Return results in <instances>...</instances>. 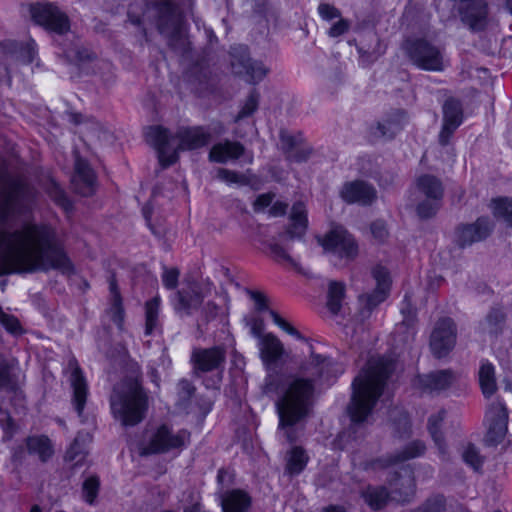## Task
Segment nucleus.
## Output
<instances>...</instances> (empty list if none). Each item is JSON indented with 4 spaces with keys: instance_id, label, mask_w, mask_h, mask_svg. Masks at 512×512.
Here are the masks:
<instances>
[{
    "instance_id": "obj_1",
    "label": "nucleus",
    "mask_w": 512,
    "mask_h": 512,
    "mask_svg": "<svg viewBox=\"0 0 512 512\" xmlns=\"http://www.w3.org/2000/svg\"><path fill=\"white\" fill-rule=\"evenodd\" d=\"M259 359L265 371L262 390L275 396L279 415L278 434L289 443L298 439L297 424L311 408L317 379L330 370V361L319 355L311 357L309 366H303L299 374H285L278 369L286 354L281 340L273 333H266L256 341Z\"/></svg>"
},
{
    "instance_id": "obj_2",
    "label": "nucleus",
    "mask_w": 512,
    "mask_h": 512,
    "mask_svg": "<svg viewBox=\"0 0 512 512\" xmlns=\"http://www.w3.org/2000/svg\"><path fill=\"white\" fill-rule=\"evenodd\" d=\"M391 358L370 359L365 369L352 383V398L348 413L353 423L364 422L381 395L385 381L395 370Z\"/></svg>"
},
{
    "instance_id": "obj_3",
    "label": "nucleus",
    "mask_w": 512,
    "mask_h": 512,
    "mask_svg": "<svg viewBox=\"0 0 512 512\" xmlns=\"http://www.w3.org/2000/svg\"><path fill=\"white\" fill-rule=\"evenodd\" d=\"M146 141L156 149L162 168L174 164L178 150H192L208 144L213 135L203 127H182L175 136L161 126H151L145 131Z\"/></svg>"
},
{
    "instance_id": "obj_4",
    "label": "nucleus",
    "mask_w": 512,
    "mask_h": 512,
    "mask_svg": "<svg viewBox=\"0 0 512 512\" xmlns=\"http://www.w3.org/2000/svg\"><path fill=\"white\" fill-rule=\"evenodd\" d=\"M110 406L122 425L135 426L145 417L148 396L137 379L125 378L114 386Z\"/></svg>"
},
{
    "instance_id": "obj_5",
    "label": "nucleus",
    "mask_w": 512,
    "mask_h": 512,
    "mask_svg": "<svg viewBox=\"0 0 512 512\" xmlns=\"http://www.w3.org/2000/svg\"><path fill=\"white\" fill-rule=\"evenodd\" d=\"M396 477L390 481L392 489L388 494L384 487H369L364 493L365 502L374 510L382 508L388 501L407 503L415 495V481L412 470L408 466H400V471H395Z\"/></svg>"
},
{
    "instance_id": "obj_6",
    "label": "nucleus",
    "mask_w": 512,
    "mask_h": 512,
    "mask_svg": "<svg viewBox=\"0 0 512 512\" xmlns=\"http://www.w3.org/2000/svg\"><path fill=\"white\" fill-rule=\"evenodd\" d=\"M226 66L233 77L253 86L260 84L270 73L268 63L252 57L245 45L230 48L226 56Z\"/></svg>"
},
{
    "instance_id": "obj_7",
    "label": "nucleus",
    "mask_w": 512,
    "mask_h": 512,
    "mask_svg": "<svg viewBox=\"0 0 512 512\" xmlns=\"http://www.w3.org/2000/svg\"><path fill=\"white\" fill-rule=\"evenodd\" d=\"M317 241L335 265L352 261L358 253L353 236L339 225L333 226L325 235L318 236Z\"/></svg>"
},
{
    "instance_id": "obj_8",
    "label": "nucleus",
    "mask_w": 512,
    "mask_h": 512,
    "mask_svg": "<svg viewBox=\"0 0 512 512\" xmlns=\"http://www.w3.org/2000/svg\"><path fill=\"white\" fill-rule=\"evenodd\" d=\"M189 438L190 433L187 430L174 433L168 426L161 425L150 434L148 441L141 446L140 454H162L181 450L186 446Z\"/></svg>"
},
{
    "instance_id": "obj_9",
    "label": "nucleus",
    "mask_w": 512,
    "mask_h": 512,
    "mask_svg": "<svg viewBox=\"0 0 512 512\" xmlns=\"http://www.w3.org/2000/svg\"><path fill=\"white\" fill-rule=\"evenodd\" d=\"M415 193L420 202L417 213L421 218H429L438 210L443 196V187L439 179L432 175L420 176L416 181Z\"/></svg>"
},
{
    "instance_id": "obj_10",
    "label": "nucleus",
    "mask_w": 512,
    "mask_h": 512,
    "mask_svg": "<svg viewBox=\"0 0 512 512\" xmlns=\"http://www.w3.org/2000/svg\"><path fill=\"white\" fill-rule=\"evenodd\" d=\"M160 34L165 36L170 46L182 36L181 16L170 1H160L153 5Z\"/></svg>"
},
{
    "instance_id": "obj_11",
    "label": "nucleus",
    "mask_w": 512,
    "mask_h": 512,
    "mask_svg": "<svg viewBox=\"0 0 512 512\" xmlns=\"http://www.w3.org/2000/svg\"><path fill=\"white\" fill-rule=\"evenodd\" d=\"M406 50L412 63L420 69L442 71L445 67L441 51L425 40L407 43Z\"/></svg>"
},
{
    "instance_id": "obj_12",
    "label": "nucleus",
    "mask_w": 512,
    "mask_h": 512,
    "mask_svg": "<svg viewBox=\"0 0 512 512\" xmlns=\"http://www.w3.org/2000/svg\"><path fill=\"white\" fill-rule=\"evenodd\" d=\"M30 11L34 22L47 30L63 34L70 28L68 17L51 3H37L31 6Z\"/></svg>"
},
{
    "instance_id": "obj_13",
    "label": "nucleus",
    "mask_w": 512,
    "mask_h": 512,
    "mask_svg": "<svg viewBox=\"0 0 512 512\" xmlns=\"http://www.w3.org/2000/svg\"><path fill=\"white\" fill-rule=\"evenodd\" d=\"M456 343V327L451 319L440 320L434 328L430 347L432 353L437 358L447 356L454 348Z\"/></svg>"
},
{
    "instance_id": "obj_14",
    "label": "nucleus",
    "mask_w": 512,
    "mask_h": 512,
    "mask_svg": "<svg viewBox=\"0 0 512 512\" xmlns=\"http://www.w3.org/2000/svg\"><path fill=\"white\" fill-rule=\"evenodd\" d=\"M488 424L487 441L491 444L503 439L507 432L508 412L503 401L492 402L485 415Z\"/></svg>"
},
{
    "instance_id": "obj_15",
    "label": "nucleus",
    "mask_w": 512,
    "mask_h": 512,
    "mask_svg": "<svg viewBox=\"0 0 512 512\" xmlns=\"http://www.w3.org/2000/svg\"><path fill=\"white\" fill-rule=\"evenodd\" d=\"M205 296L199 284L187 282L185 286L173 295L172 302L174 309L181 316L191 315L198 309Z\"/></svg>"
},
{
    "instance_id": "obj_16",
    "label": "nucleus",
    "mask_w": 512,
    "mask_h": 512,
    "mask_svg": "<svg viewBox=\"0 0 512 512\" xmlns=\"http://www.w3.org/2000/svg\"><path fill=\"white\" fill-rule=\"evenodd\" d=\"M372 275L376 282V287L372 292L359 297L361 305H363L367 311H371L374 307L387 299L392 283L390 274L385 267L376 266L372 271Z\"/></svg>"
},
{
    "instance_id": "obj_17",
    "label": "nucleus",
    "mask_w": 512,
    "mask_h": 512,
    "mask_svg": "<svg viewBox=\"0 0 512 512\" xmlns=\"http://www.w3.org/2000/svg\"><path fill=\"white\" fill-rule=\"evenodd\" d=\"M260 98V92L253 88L239 102L238 111L233 116V122L238 126H243L244 129L236 132L239 137H244L248 132L255 131V123L251 118L259 108Z\"/></svg>"
},
{
    "instance_id": "obj_18",
    "label": "nucleus",
    "mask_w": 512,
    "mask_h": 512,
    "mask_svg": "<svg viewBox=\"0 0 512 512\" xmlns=\"http://www.w3.org/2000/svg\"><path fill=\"white\" fill-rule=\"evenodd\" d=\"M69 368L71 370L69 381L72 388V404L78 417L84 422L83 411L89 394L88 384L76 360L69 361Z\"/></svg>"
},
{
    "instance_id": "obj_19",
    "label": "nucleus",
    "mask_w": 512,
    "mask_h": 512,
    "mask_svg": "<svg viewBox=\"0 0 512 512\" xmlns=\"http://www.w3.org/2000/svg\"><path fill=\"white\" fill-rule=\"evenodd\" d=\"M72 186L76 193L82 196H91L96 190V177L87 161L77 157L75 160V172L72 177Z\"/></svg>"
},
{
    "instance_id": "obj_20",
    "label": "nucleus",
    "mask_w": 512,
    "mask_h": 512,
    "mask_svg": "<svg viewBox=\"0 0 512 512\" xmlns=\"http://www.w3.org/2000/svg\"><path fill=\"white\" fill-rule=\"evenodd\" d=\"M250 299L253 301L255 309L258 312L268 311L272 321L276 326H278L283 332L287 333L294 339L298 341H306V337L301 334L299 330H297L289 321L281 317L274 310L268 309V300L267 297L259 291H248Z\"/></svg>"
},
{
    "instance_id": "obj_21",
    "label": "nucleus",
    "mask_w": 512,
    "mask_h": 512,
    "mask_svg": "<svg viewBox=\"0 0 512 512\" xmlns=\"http://www.w3.org/2000/svg\"><path fill=\"white\" fill-rule=\"evenodd\" d=\"M491 230L489 219L482 217L473 224L459 227L455 233V241L460 247H465L485 239Z\"/></svg>"
},
{
    "instance_id": "obj_22",
    "label": "nucleus",
    "mask_w": 512,
    "mask_h": 512,
    "mask_svg": "<svg viewBox=\"0 0 512 512\" xmlns=\"http://www.w3.org/2000/svg\"><path fill=\"white\" fill-rule=\"evenodd\" d=\"M444 121L439 140L442 145H446L450 136L461 125L463 113L461 104L458 100L448 99L443 106Z\"/></svg>"
},
{
    "instance_id": "obj_23",
    "label": "nucleus",
    "mask_w": 512,
    "mask_h": 512,
    "mask_svg": "<svg viewBox=\"0 0 512 512\" xmlns=\"http://www.w3.org/2000/svg\"><path fill=\"white\" fill-rule=\"evenodd\" d=\"M340 196L347 203L370 204L376 197V191L363 181H351L343 185Z\"/></svg>"
},
{
    "instance_id": "obj_24",
    "label": "nucleus",
    "mask_w": 512,
    "mask_h": 512,
    "mask_svg": "<svg viewBox=\"0 0 512 512\" xmlns=\"http://www.w3.org/2000/svg\"><path fill=\"white\" fill-rule=\"evenodd\" d=\"M406 123L407 116L405 112L396 110L379 122L377 126L372 129V134L376 138L389 139L400 132Z\"/></svg>"
},
{
    "instance_id": "obj_25",
    "label": "nucleus",
    "mask_w": 512,
    "mask_h": 512,
    "mask_svg": "<svg viewBox=\"0 0 512 512\" xmlns=\"http://www.w3.org/2000/svg\"><path fill=\"white\" fill-rule=\"evenodd\" d=\"M289 227L284 235H281V239L284 237L298 238L302 237L308 227L307 210L306 206L302 202H296L291 209L289 216Z\"/></svg>"
},
{
    "instance_id": "obj_26",
    "label": "nucleus",
    "mask_w": 512,
    "mask_h": 512,
    "mask_svg": "<svg viewBox=\"0 0 512 512\" xmlns=\"http://www.w3.org/2000/svg\"><path fill=\"white\" fill-rule=\"evenodd\" d=\"M223 357L224 353L220 347L195 349L192 353V361L195 368L204 372L217 368Z\"/></svg>"
},
{
    "instance_id": "obj_27",
    "label": "nucleus",
    "mask_w": 512,
    "mask_h": 512,
    "mask_svg": "<svg viewBox=\"0 0 512 512\" xmlns=\"http://www.w3.org/2000/svg\"><path fill=\"white\" fill-rule=\"evenodd\" d=\"M425 451V445L421 441L410 443L406 449L398 456L388 459H379L370 464L371 469H390L399 466L402 462L418 457Z\"/></svg>"
},
{
    "instance_id": "obj_28",
    "label": "nucleus",
    "mask_w": 512,
    "mask_h": 512,
    "mask_svg": "<svg viewBox=\"0 0 512 512\" xmlns=\"http://www.w3.org/2000/svg\"><path fill=\"white\" fill-rule=\"evenodd\" d=\"M280 146L290 161L301 162L308 157L309 151L302 145L300 135H293L288 131H281Z\"/></svg>"
},
{
    "instance_id": "obj_29",
    "label": "nucleus",
    "mask_w": 512,
    "mask_h": 512,
    "mask_svg": "<svg viewBox=\"0 0 512 512\" xmlns=\"http://www.w3.org/2000/svg\"><path fill=\"white\" fill-rule=\"evenodd\" d=\"M452 380L453 375L449 371H438L419 376L417 385L424 391L434 392L447 388Z\"/></svg>"
},
{
    "instance_id": "obj_30",
    "label": "nucleus",
    "mask_w": 512,
    "mask_h": 512,
    "mask_svg": "<svg viewBox=\"0 0 512 512\" xmlns=\"http://www.w3.org/2000/svg\"><path fill=\"white\" fill-rule=\"evenodd\" d=\"M478 378L483 395L486 398L491 397L497 389L495 368L493 364L487 360L481 361Z\"/></svg>"
},
{
    "instance_id": "obj_31",
    "label": "nucleus",
    "mask_w": 512,
    "mask_h": 512,
    "mask_svg": "<svg viewBox=\"0 0 512 512\" xmlns=\"http://www.w3.org/2000/svg\"><path fill=\"white\" fill-rule=\"evenodd\" d=\"M161 299L155 296L145 304V334L151 335L161 329L159 318Z\"/></svg>"
},
{
    "instance_id": "obj_32",
    "label": "nucleus",
    "mask_w": 512,
    "mask_h": 512,
    "mask_svg": "<svg viewBox=\"0 0 512 512\" xmlns=\"http://www.w3.org/2000/svg\"><path fill=\"white\" fill-rule=\"evenodd\" d=\"M28 452L37 455L42 462L47 461L53 455V446L46 436H32L26 440Z\"/></svg>"
},
{
    "instance_id": "obj_33",
    "label": "nucleus",
    "mask_w": 512,
    "mask_h": 512,
    "mask_svg": "<svg viewBox=\"0 0 512 512\" xmlns=\"http://www.w3.org/2000/svg\"><path fill=\"white\" fill-rule=\"evenodd\" d=\"M274 195L271 193L259 195L254 202L255 212H264L267 208L269 216L278 217L285 214L287 204L282 201H276L272 205Z\"/></svg>"
},
{
    "instance_id": "obj_34",
    "label": "nucleus",
    "mask_w": 512,
    "mask_h": 512,
    "mask_svg": "<svg viewBox=\"0 0 512 512\" xmlns=\"http://www.w3.org/2000/svg\"><path fill=\"white\" fill-rule=\"evenodd\" d=\"M91 440L88 433L79 432L66 451L65 459L75 461L76 465L82 463L86 453V444Z\"/></svg>"
},
{
    "instance_id": "obj_35",
    "label": "nucleus",
    "mask_w": 512,
    "mask_h": 512,
    "mask_svg": "<svg viewBox=\"0 0 512 512\" xmlns=\"http://www.w3.org/2000/svg\"><path fill=\"white\" fill-rule=\"evenodd\" d=\"M308 463V456L301 447H293L286 456V472L290 475L300 474Z\"/></svg>"
},
{
    "instance_id": "obj_36",
    "label": "nucleus",
    "mask_w": 512,
    "mask_h": 512,
    "mask_svg": "<svg viewBox=\"0 0 512 512\" xmlns=\"http://www.w3.org/2000/svg\"><path fill=\"white\" fill-rule=\"evenodd\" d=\"M250 504V497L242 490L226 493V512H247Z\"/></svg>"
},
{
    "instance_id": "obj_37",
    "label": "nucleus",
    "mask_w": 512,
    "mask_h": 512,
    "mask_svg": "<svg viewBox=\"0 0 512 512\" xmlns=\"http://www.w3.org/2000/svg\"><path fill=\"white\" fill-rule=\"evenodd\" d=\"M490 208L494 217L502 220L507 226L512 227V199L500 197L493 199Z\"/></svg>"
},
{
    "instance_id": "obj_38",
    "label": "nucleus",
    "mask_w": 512,
    "mask_h": 512,
    "mask_svg": "<svg viewBox=\"0 0 512 512\" xmlns=\"http://www.w3.org/2000/svg\"><path fill=\"white\" fill-rule=\"evenodd\" d=\"M225 151L226 161L228 159H235L242 164H251L253 162V153L251 151L245 150L240 143L226 141Z\"/></svg>"
},
{
    "instance_id": "obj_39",
    "label": "nucleus",
    "mask_w": 512,
    "mask_h": 512,
    "mask_svg": "<svg viewBox=\"0 0 512 512\" xmlns=\"http://www.w3.org/2000/svg\"><path fill=\"white\" fill-rule=\"evenodd\" d=\"M343 283L332 281L328 289L327 306L332 313H337L341 308V303L344 297Z\"/></svg>"
},
{
    "instance_id": "obj_40",
    "label": "nucleus",
    "mask_w": 512,
    "mask_h": 512,
    "mask_svg": "<svg viewBox=\"0 0 512 512\" xmlns=\"http://www.w3.org/2000/svg\"><path fill=\"white\" fill-rule=\"evenodd\" d=\"M445 414V410H439L436 414L431 415L428 420V430L441 451H443V439L439 431V425L443 421Z\"/></svg>"
},
{
    "instance_id": "obj_41",
    "label": "nucleus",
    "mask_w": 512,
    "mask_h": 512,
    "mask_svg": "<svg viewBox=\"0 0 512 512\" xmlns=\"http://www.w3.org/2000/svg\"><path fill=\"white\" fill-rule=\"evenodd\" d=\"M47 193L55 203L61 206L65 211H69L72 208V204L65 192L54 180L49 182L47 186Z\"/></svg>"
},
{
    "instance_id": "obj_42",
    "label": "nucleus",
    "mask_w": 512,
    "mask_h": 512,
    "mask_svg": "<svg viewBox=\"0 0 512 512\" xmlns=\"http://www.w3.org/2000/svg\"><path fill=\"white\" fill-rule=\"evenodd\" d=\"M226 184L249 185L254 189L258 188V180L250 172L239 174L226 169Z\"/></svg>"
},
{
    "instance_id": "obj_43",
    "label": "nucleus",
    "mask_w": 512,
    "mask_h": 512,
    "mask_svg": "<svg viewBox=\"0 0 512 512\" xmlns=\"http://www.w3.org/2000/svg\"><path fill=\"white\" fill-rule=\"evenodd\" d=\"M504 320V315L501 310H493L482 323V329L491 335L497 334L501 328Z\"/></svg>"
},
{
    "instance_id": "obj_44",
    "label": "nucleus",
    "mask_w": 512,
    "mask_h": 512,
    "mask_svg": "<svg viewBox=\"0 0 512 512\" xmlns=\"http://www.w3.org/2000/svg\"><path fill=\"white\" fill-rule=\"evenodd\" d=\"M269 254L279 262H292L289 255L288 244H281L278 240H272L267 244Z\"/></svg>"
},
{
    "instance_id": "obj_45",
    "label": "nucleus",
    "mask_w": 512,
    "mask_h": 512,
    "mask_svg": "<svg viewBox=\"0 0 512 512\" xmlns=\"http://www.w3.org/2000/svg\"><path fill=\"white\" fill-rule=\"evenodd\" d=\"M0 324L5 328V330L14 335H21L24 330L20 324V321L17 317L11 314L5 313L0 307Z\"/></svg>"
},
{
    "instance_id": "obj_46",
    "label": "nucleus",
    "mask_w": 512,
    "mask_h": 512,
    "mask_svg": "<svg viewBox=\"0 0 512 512\" xmlns=\"http://www.w3.org/2000/svg\"><path fill=\"white\" fill-rule=\"evenodd\" d=\"M245 325L249 330V334L256 341H258L261 337L265 336L267 332H265V325L261 318L256 315H249L245 317Z\"/></svg>"
},
{
    "instance_id": "obj_47",
    "label": "nucleus",
    "mask_w": 512,
    "mask_h": 512,
    "mask_svg": "<svg viewBox=\"0 0 512 512\" xmlns=\"http://www.w3.org/2000/svg\"><path fill=\"white\" fill-rule=\"evenodd\" d=\"M111 320L122 329L124 321V309L122 306V300L120 293H115V300H112L111 307L108 311Z\"/></svg>"
},
{
    "instance_id": "obj_48",
    "label": "nucleus",
    "mask_w": 512,
    "mask_h": 512,
    "mask_svg": "<svg viewBox=\"0 0 512 512\" xmlns=\"http://www.w3.org/2000/svg\"><path fill=\"white\" fill-rule=\"evenodd\" d=\"M232 363V375L236 378L238 385H244L246 383V378L244 376V368L246 365L245 359L242 355L234 353L231 359Z\"/></svg>"
},
{
    "instance_id": "obj_49",
    "label": "nucleus",
    "mask_w": 512,
    "mask_h": 512,
    "mask_svg": "<svg viewBox=\"0 0 512 512\" xmlns=\"http://www.w3.org/2000/svg\"><path fill=\"white\" fill-rule=\"evenodd\" d=\"M462 456L465 463H467L474 469H478L481 466L482 458L476 447L473 446L472 444H468L467 446H465Z\"/></svg>"
},
{
    "instance_id": "obj_50",
    "label": "nucleus",
    "mask_w": 512,
    "mask_h": 512,
    "mask_svg": "<svg viewBox=\"0 0 512 512\" xmlns=\"http://www.w3.org/2000/svg\"><path fill=\"white\" fill-rule=\"evenodd\" d=\"M445 508V499L441 495H435L429 498L419 509L418 512H443Z\"/></svg>"
},
{
    "instance_id": "obj_51",
    "label": "nucleus",
    "mask_w": 512,
    "mask_h": 512,
    "mask_svg": "<svg viewBox=\"0 0 512 512\" xmlns=\"http://www.w3.org/2000/svg\"><path fill=\"white\" fill-rule=\"evenodd\" d=\"M99 480L96 477H89L83 483V495L86 502L92 504L98 494Z\"/></svg>"
},
{
    "instance_id": "obj_52",
    "label": "nucleus",
    "mask_w": 512,
    "mask_h": 512,
    "mask_svg": "<svg viewBox=\"0 0 512 512\" xmlns=\"http://www.w3.org/2000/svg\"><path fill=\"white\" fill-rule=\"evenodd\" d=\"M179 270L176 268H165L162 273V282L165 288L172 290L178 285Z\"/></svg>"
},
{
    "instance_id": "obj_53",
    "label": "nucleus",
    "mask_w": 512,
    "mask_h": 512,
    "mask_svg": "<svg viewBox=\"0 0 512 512\" xmlns=\"http://www.w3.org/2000/svg\"><path fill=\"white\" fill-rule=\"evenodd\" d=\"M37 50L34 40L28 41L25 46L21 48L20 56L25 63H32L36 58Z\"/></svg>"
},
{
    "instance_id": "obj_54",
    "label": "nucleus",
    "mask_w": 512,
    "mask_h": 512,
    "mask_svg": "<svg viewBox=\"0 0 512 512\" xmlns=\"http://www.w3.org/2000/svg\"><path fill=\"white\" fill-rule=\"evenodd\" d=\"M318 13L322 19L327 20V21H330V20L340 17L339 10L337 8H335L334 6L327 4V3H321L318 6Z\"/></svg>"
},
{
    "instance_id": "obj_55",
    "label": "nucleus",
    "mask_w": 512,
    "mask_h": 512,
    "mask_svg": "<svg viewBox=\"0 0 512 512\" xmlns=\"http://www.w3.org/2000/svg\"><path fill=\"white\" fill-rule=\"evenodd\" d=\"M177 387H178V395L183 400L189 399L195 390L192 383L186 379L179 381Z\"/></svg>"
},
{
    "instance_id": "obj_56",
    "label": "nucleus",
    "mask_w": 512,
    "mask_h": 512,
    "mask_svg": "<svg viewBox=\"0 0 512 512\" xmlns=\"http://www.w3.org/2000/svg\"><path fill=\"white\" fill-rule=\"evenodd\" d=\"M371 232L375 239L382 241L387 236L386 225L383 221H375L371 225Z\"/></svg>"
},
{
    "instance_id": "obj_57",
    "label": "nucleus",
    "mask_w": 512,
    "mask_h": 512,
    "mask_svg": "<svg viewBox=\"0 0 512 512\" xmlns=\"http://www.w3.org/2000/svg\"><path fill=\"white\" fill-rule=\"evenodd\" d=\"M209 159L212 162H224V144L218 143L214 145L209 153Z\"/></svg>"
},
{
    "instance_id": "obj_58",
    "label": "nucleus",
    "mask_w": 512,
    "mask_h": 512,
    "mask_svg": "<svg viewBox=\"0 0 512 512\" xmlns=\"http://www.w3.org/2000/svg\"><path fill=\"white\" fill-rule=\"evenodd\" d=\"M348 29V23L345 20H339L335 24L332 25V27L329 30V35L331 37H338L342 34H344Z\"/></svg>"
},
{
    "instance_id": "obj_59",
    "label": "nucleus",
    "mask_w": 512,
    "mask_h": 512,
    "mask_svg": "<svg viewBox=\"0 0 512 512\" xmlns=\"http://www.w3.org/2000/svg\"><path fill=\"white\" fill-rule=\"evenodd\" d=\"M219 310L220 308L216 304L208 301L203 309L206 320L214 319L218 315Z\"/></svg>"
},
{
    "instance_id": "obj_60",
    "label": "nucleus",
    "mask_w": 512,
    "mask_h": 512,
    "mask_svg": "<svg viewBox=\"0 0 512 512\" xmlns=\"http://www.w3.org/2000/svg\"><path fill=\"white\" fill-rule=\"evenodd\" d=\"M401 313L405 316V318L413 314V311L410 307V302L407 299V297H405L404 301L401 304Z\"/></svg>"
},
{
    "instance_id": "obj_61",
    "label": "nucleus",
    "mask_w": 512,
    "mask_h": 512,
    "mask_svg": "<svg viewBox=\"0 0 512 512\" xmlns=\"http://www.w3.org/2000/svg\"><path fill=\"white\" fill-rule=\"evenodd\" d=\"M324 512H345L344 508L337 505H331L327 507Z\"/></svg>"
},
{
    "instance_id": "obj_62",
    "label": "nucleus",
    "mask_w": 512,
    "mask_h": 512,
    "mask_svg": "<svg viewBox=\"0 0 512 512\" xmlns=\"http://www.w3.org/2000/svg\"><path fill=\"white\" fill-rule=\"evenodd\" d=\"M24 453L23 449L20 448L19 450H16L13 455H12V459L14 462H17V461H20L21 457H22V454Z\"/></svg>"
},
{
    "instance_id": "obj_63",
    "label": "nucleus",
    "mask_w": 512,
    "mask_h": 512,
    "mask_svg": "<svg viewBox=\"0 0 512 512\" xmlns=\"http://www.w3.org/2000/svg\"><path fill=\"white\" fill-rule=\"evenodd\" d=\"M110 291H111V294H112V300H115V293H119V292H118V289H117L116 282L114 280H112L110 282Z\"/></svg>"
},
{
    "instance_id": "obj_64",
    "label": "nucleus",
    "mask_w": 512,
    "mask_h": 512,
    "mask_svg": "<svg viewBox=\"0 0 512 512\" xmlns=\"http://www.w3.org/2000/svg\"><path fill=\"white\" fill-rule=\"evenodd\" d=\"M505 7L509 11V13L512 14V0H506Z\"/></svg>"
}]
</instances>
